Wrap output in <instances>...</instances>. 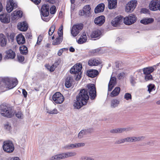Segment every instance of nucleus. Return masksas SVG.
I'll use <instances>...</instances> for the list:
<instances>
[{"label": "nucleus", "mask_w": 160, "mask_h": 160, "mask_svg": "<svg viewBox=\"0 0 160 160\" xmlns=\"http://www.w3.org/2000/svg\"><path fill=\"white\" fill-rule=\"evenodd\" d=\"M87 104H85V102L82 101H79L77 100L73 104V106L75 108L79 109L82 106L86 105Z\"/></svg>", "instance_id": "29"}, {"label": "nucleus", "mask_w": 160, "mask_h": 160, "mask_svg": "<svg viewBox=\"0 0 160 160\" xmlns=\"http://www.w3.org/2000/svg\"><path fill=\"white\" fill-rule=\"evenodd\" d=\"M78 14L80 16H82L85 15V13H84V12L83 10H79L78 12Z\"/></svg>", "instance_id": "62"}, {"label": "nucleus", "mask_w": 160, "mask_h": 160, "mask_svg": "<svg viewBox=\"0 0 160 160\" xmlns=\"http://www.w3.org/2000/svg\"><path fill=\"white\" fill-rule=\"evenodd\" d=\"M17 27L19 30L22 31H25L28 29V25L27 23L25 21H24L19 23Z\"/></svg>", "instance_id": "19"}, {"label": "nucleus", "mask_w": 160, "mask_h": 160, "mask_svg": "<svg viewBox=\"0 0 160 160\" xmlns=\"http://www.w3.org/2000/svg\"><path fill=\"white\" fill-rule=\"evenodd\" d=\"M102 62L100 60L95 58H92L89 59L88 62V65L90 66H98L101 64Z\"/></svg>", "instance_id": "17"}, {"label": "nucleus", "mask_w": 160, "mask_h": 160, "mask_svg": "<svg viewBox=\"0 0 160 160\" xmlns=\"http://www.w3.org/2000/svg\"><path fill=\"white\" fill-rule=\"evenodd\" d=\"M7 39L3 34H0V47H4L7 44Z\"/></svg>", "instance_id": "26"}, {"label": "nucleus", "mask_w": 160, "mask_h": 160, "mask_svg": "<svg viewBox=\"0 0 160 160\" xmlns=\"http://www.w3.org/2000/svg\"><path fill=\"white\" fill-rule=\"evenodd\" d=\"M137 4L136 0H132L128 2L125 8V11L127 12H132L135 8Z\"/></svg>", "instance_id": "11"}, {"label": "nucleus", "mask_w": 160, "mask_h": 160, "mask_svg": "<svg viewBox=\"0 0 160 160\" xmlns=\"http://www.w3.org/2000/svg\"><path fill=\"white\" fill-rule=\"evenodd\" d=\"M125 75V73L124 72H122L120 73H119L118 74V78H119V79H120L122 77H124Z\"/></svg>", "instance_id": "64"}, {"label": "nucleus", "mask_w": 160, "mask_h": 160, "mask_svg": "<svg viewBox=\"0 0 160 160\" xmlns=\"http://www.w3.org/2000/svg\"><path fill=\"white\" fill-rule=\"evenodd\" d=\"M17 58L18 61L21 62H23L24 60V56L21 55H18Z\"/></svg>", "instance_id": "48"}, {"label": "nucleus", "mask_w": 160, "mask_h": 160, "mask_svg": "<svg viewBox=\"0 0 160 160\" xmlns=\"http://www.w3.org/2000/svg\"><path fill=\"white\" fill-rule=\"evenodd\" d=\"M16 116L19 118H21L22 117L23 114L21 112L18 111L16 114Z\"/></svg>", "instance_id": "54"}, {"label": "nucleus", "mask_w": 160, "mask_h": 160, "mask_svg": "<svg viewBox=\"0 0 160 160\" xmlns=\"http://www.w3.org/2000/svg\"><path fill=\"white\" fill-rule=\"evenodd\" d=\"M153 21L154 20L152 18H148L142 20L140 22L144 24H147L153 22Z\"/></svg>", "instance_id": "35"}, {"label": "nucleus", "mask_w": 160, "mask_h": 160, "mask_svg": "<svg viewBox=\"0 0 160 160\" xmlns=\"http://www.w3.org/2000/svg\"><path fill=\"white\" fill-rule=\"evenodd\" d=\"M82 68V64L81 63H77L75 64L71 68L70 72L71 74H77L76 78V80H79L81 78V70Z\"/></svg>", "instance_id": "1"}, {"label": "nucleus", "mask_w": 160, "mask_h": 160, "mask_svg": "<svg viewBox=\"0 0 160 160\" xmlns=\"http://www.w3.org/2000/svg\"><path fill=\"white\" fill-rule=\"evenodd\" d=\"M98 74V71L95 69H89L86 72L87 76L92 78H94L97 77Z\"/></svg>", "instance_id": "16"}, {"label": "nucleus", "mask_w": 160, "mask_h": 160, "mask_svg": "<svg viewBox=\"0 0 160 160\" xmlns=\"http://www.w3.org/2000/svg\"><path fill=\"white\" fill-rule=\"evenodd\" d=\"M146 75L145 76V79L146 81H147L149 80H152V77L151 74H145Z\"/></svg>", "instance_id": "49"}, {"label": "nucleus", "mask_w": 160, "mask_h": 160, "mask_svg": "<svg viewBox=\"0 0 160 160\" xmlns=\"http://www.w3.org/2000/svg\"><path fill=\"white\" fill-rule=\"evenodd\" d=\"M2 147L4 151L7 153L12 152L14 150L13 144L10 140L4 141Z\"/></svg>", "instance_id": "3"}, {"label": "nucleus", "mask_w": 160, "mask_h": 160, "mask_svg": "<svg viewBox=\"0 0 160 160\" xmlns=\"http://www.w3.org/2000/svg\"><path fill=\"white\" fill-rule=\"evenodd\" d=\"M102 34L100 30L97 29L93 31L91 35V37L92 38H95L99 37Z\"/></svg>", "instance_id": "27"}, {"label": "nucleus", "mask_w": 160, "mask_h": 160, "mask_svg": "<svg viewBox=\"0 0 160 160\" xmlns=\"http://www.w3.org/2000/svg\"><path fill=\"white\" fill-rule=\"evenodd\" d=\"M116 78L114 77H112L110 79L108 84V91H111L116 84Z\"/></svg>", "instance_id": "22"}, {"label": "nucleus", "mask_w": 160, "mask_h": 160, "mask_svg": "<svg viewBox=\"0 0 160 160\" xmlns=\"http://www.w3.org/2000/svg\"><path fill=\"white\" fill-rule=\"evenodd\" d=\"M105 8V5L103 3H101L98 5L94 10L95 13H98L102 12Z\"/></svg>", "instance_id": "25"}, {"label": "nucleus", "mask_w": 160, "mask_h": 160, "mask_svg": "<svg viewBox=\"0 0 160 160\" xmlns=\"http://www.w3.org/2000/svg\"><path fill=\"white\" fill-rule=\"evenodd\" d=\"M119 103V101L116 99H113L111 101V106L112 107H115L117 106Z\"/></svg>", "instance_id": "40"}, {"label": "nucleus", "mask_w": 160, "mask_h": 160, "mask_svg": "<svg viewBox=\"0 0 160 160\" xmlns=\"http://www.w3.org/2000/svg\"><path fill=\"white\" fill-rule=\"evenodd\" d=\"M15 36V34L13 32H12L10 34L9 36V38L12 41L14 40V37Z\"/></svg>", "instance_id": "57"}, {"label": "nucleus", "mask_w": 160, "mask_h": 160, "mask_svg": "<svg viewBox=\"0 0 160 160\" xmlns=\"http://www.w3.org/2000/svg\"><path fill=\"white\" fill-rule=\"evenodd\" d=\"M89 99L87 90L83 89L80 90L78 95L76 97V100L78 101L84 102L85 104H87Z\"/></svg>", "instance_id": "2"}, {"label": "nucleus", "mask_w": 160, "mask_h": 160, "mask_svg": "<svg viewBox=\"0 0 160 160\" xmlns=\"http://www.w3.org/2000/svg\"><path fill=\"white\" fill-rule=\"evenodd\" d=\"M87 131L86 130H82L78 133V137L79 138H81L83 136L86 134Z\"/></svg>", "instance_id": "46"}, {"label": "nucleus", "mask_w": 160, "mask_h": 160, "mask_svg": "<svg viewBox=\"0 0 160 160\" xmlns=\"http://www.w3.org/2000/svg\"><path fill=\"white\" fill-rule=\"evenodd\" d=\"M19 49L21 53L23 55H27L28 52V49L25 45H22L20 47Z\"/></svg>", "instance_id": "31"}, {"label": "nucleus", "mask_w": 160, "mask_h": 160, "mask_svg": "<svg viewBox=\"0 0 160 160\" xmlns=\"http://www.w3.org/2000/svg\"><path fill=\"white\" fill-rule=\"evenodd\" d=\"M87 40V37L85 32H83L78 40V42L79 44H82L85 42Z\"/></svg>", "instance_id": "30"}, {"label": "nucleus", "mask_w": 160, "mask_h": 160, "mask_svg": "<svg viewBox=\"0 0 160 160\" xmlns=\"http://www.w3.org/2000/svg\"><path fill=\"white\" fill-rule=\"evenodd\" d=\"M4 81L9 89H12L15 87L18 83V81L17 79H11L8 78H5L4 79Z\"/></svg>", "instance_id": "9"}, {"label": "nucleus", "mask_w": 160, "mask_h": 160, "mask_svg": "<svg viewBox=\"0 0 160 160\" xmlns=\"http://www.w3.org/2000/svg\"><path fill=\"white\" fill-rule=\"evenodd\" d=\"M155 87V86L154 85H153L152 84L149 85L148 86V90L149 92H150L152 90L154 89Z\"/></svg>", "instance_id": "53"}, {"label": "nucleus", "mask_w": 160, "mask_h": 160, "mask_svg": "<svg viewBox=\"0 0 160 160\" xmlns=\"http://www.w3.org/2000/svg\"><path fill=\"white\" fill-rule=\"evenodd\" d=\"M125 128H118L112 129L111 130L110 132L112 133H121L125 131Z\"/></svg>", "instance_id": "38"}, {"label": "nucleus", "mask_w": 160, "mask_h": 160, "mask_svg": "<svg viewBox=\"0 0 160 160\" xmlns=\"http://www.w3.org/2000/svg\"><path fill=\"white\" fill-rule=\"evenodd\" d=\"M124 98L127 100H129V99H131V95L129 93H126L124 95Z\"/></svg>", "instance_id": "47"}, {"label": "nucleus", "mask_w": 160, "mask_h": 160, "mask_svg": "<svg viewBox=\"0 0 160 160\" xmlns=\"http://www.w3.org/2000/svg\"><path fill=\"white\" fill-rule=\"evenodd\" d=\"M43 39V37L41 35H39L37 41V44L38 45H40L41 44V42H42V39Z\"/></svg>", "instance_id": "51"}, {"label": "nucleus", "mask_w": 160, "mask_h": 160, "mask_svg": "<svg viewBox=\"0 0 160 160\" xmlns=\"http://www.w3.org/2000/svg\"><path fill=\"white\" fill-rule=\"evenodd\" d=\"M121 89L119 87L115 88L114 89L111 93L110 96L111 97H116L118 96L119 93Z\"/></svg>", "instance_id": "32"}, {"label": "nucleus", "mask_w": 160, "mask_h": 160, "mask_svg": "<svg viewBox=\"0 0 160 160\" xmlns=\"http://www.w3.org/2000/svg\"><path fill=\"white\" fill-rule=\"evenodd\" d=\"M22 93L25 98H26L27 97L28 93L26 90L25 89H23L22 90Z\"/></svg>", "instance_id": "63"}, {"label": "nucleus", "mask_w": 160, "mask_h": 160, "mask_svg": "<svg viewBox=\"0 0 160 160\" xmlns=\"http://www.w3.org/2000/svg\"><path fill=\"white\" fill-rule=\"evenodd\" d=\"M63 63V61L61 59L59 58L55 61L53 64L55 66V68H57L60 64H62Z\"/></svg>", "instance_id": "44"}, {"label": "nucleus", "mask_w": 160, "mask_h": 160, "mask_svg": "<svg viewBox=\"0 0 160 160\" xmlns=\"http://www.w3.org/2000/svg\"><path fill=\"white\" fill-rule=\"evenodd\" d=\"M143 138L142 137H129L124 139H122L120 140H118L117 141V143L120 144L123 143L125 142H136L137 141H139L141 139V138Z\"/></svg>", "instance_id": "12"}, {"label": "nucleus", "mask_w": 160, "mask_h": 160, "mask_svg": "<svg viewBox=\"0 0 160 160\" xmlns=\"http://www.w3.org/2000/svg\"><path fill=\"white\" fill-rule=\"evenodd\" d=\"M149 9L152 11H156L160 9V0H152L149 4Z\"/></svg>", "instance_id": "7"}, {"label": "nucleus", "mask_w": 160, "mask_h": 160, "mask_svg": "<svg viewBox=\"0 0 160 160\" xmlns=\"http://www.w3.org/2000/svg\"><path fill=\"white\" fill-rule=\"evenodd\" d=\"M52 99L56 104L62 103L64 101V98L60 92L55 93L52 96Z\"/></svg>", "instance_id": "8"}, {"label": "nucleus", "mask_w": 160, "mask_h": 160, "mask_svg": "<svg viewBox=\"0 0 160 160\" xmlns=\"http://www.w3.org/2000/svg\"><path fill=\"white\" fill-rule=\"evenodd\" d=\"M154 70L153 68L152 67L144 68L143 69V73L144 74H150Z\"/></svg>", "instance_id": "34"}, {"label": "nucleus", "mask_w": 160, "mask_h": 160, "mask_svg": "<svg viewBox=\"0 0 160 160\" xmlns=\"http://www.w3.org/2000/svg\"><path fill=\"white\" fill-rule=\"evenodd\" d=\"M83 24L81 23L74 25L71 30L72 35L74 37L76 36L83 29Z\"/></svg>", "instance_id": "5"}, {"label": "nucleus", "mask_w": 160, "mask_h": 160, "mask_svg": "<svg viewBox=\"0 0 160 160\" xmlns=\"http://www.w3.org/2000/svg\"><path fill=\"white\" fill-rule=\"evenodd\" d=\"M16 56L15 52L12 49H9L6 52L5 58L7 59H13Z\"/></svg>", "instance_id": "24"}, {"label": "nucleus", "mask_w": 160, "mask_h": 160, "mask_svg": "<svg viewBox=\"0 0 160 160\" xmlns=\"http://www.w3.org/2000/svg\"><path fill=\"white\" fill-rule=\"evenodd\" d=\"M55 29V25L54 24H53L52 25L49 30L48 34L49 35L48 38H49L50 36H51L53 34Z\"/></svg>", "instance_id": "37"}, {"label": "nucleus", "mask_w": 160, "mask_h": 160, "mask_svg": "<svg viewBox=\"0 0 160 160\" xmlns=\"http://www.w3.org/2000/svg\"><path fill=\"white\" fill-rule=\"evenodd\" d=\"M16 41L19 44H23L26 42V39L23 35L21 34H18L16 37Z\"/></svg>", "instance_id": "18"}, {"label": "nucleus", "mask_w": 160, "mask_h": 160, "mask_svg": "<svg viewBox=\"0 0 160 160\" xmlns=\"http://www.w3.org/2000/svg\"><path fill=\"white\" fill-rule=\"evenodd\" d=\"M122 17H117L112 20L111 22L112 25L114 27H116L118 25L122 22Z\"/></svg>", "instance_id": "23"}, {"label": "nucleus", "mask_w": 160, "mask_h": 160, "mask_svg": "<svg viewBox=\"0 0 160 160\" xmlns=\"http://www.w3.org/2000/svg\"><path fill=\"white\" fill-rule=\"evenodd\" d=\"M64 158L73 156L76 155L75 152H67L64 153Z\"/></svg>", "instance_id": "39"}, {"label": "nucleus", "mask_w": 160, "mask_h": 160, "mask_svg": "<svg viewBox=\"0 0 160 160\" xmlns=\"http://www.w3.org/2000/svg\"><path fill=\"white\" fill-rule=\"evenodd\" d=\"M17 7V4L13 0H9L7 2L6 9L8 12H10Z\"/></svg>", "instance_id": "13"}, {"label": "nucleus", "mask_w": 160, "mask_h": 160, "mask_svg": "<svg viewBox=\"0 0 160 160\" xmlns=\"http://www.w3.org/2000/svg\"><path fill=\"white\" fill-rule=\"evenodd\" d=\"M48 112L50 114H55L58 113V111L57 109L55 108L52 110L48 111Z\"/></svg>", "instance_id": "52"}, {"label": "nucleus", "mask_w": 160, "mask_h": 160, "mask_svg": "<svg viewBox=\"0 0 160 160\" xmlns=\"http://www.w3.org/2000/svg\"><path fill=\"white\" fill-rule=\"evenodd\" d=\"M100 51L99 48H97L91 51L90 52V54L92 56L96 55L99 53Z\"/></svg>", "instance_id": "43"}, {"label": "nucleus", "mask_w": 160, "mask_h": 160, "mask_svg": "<svg viewBox=\"0 0 160 160\" xmlns=\"http://www.w3.org/2000/svg\"><path fill=\"white\" fill-rule=\"evenodd\" d=\"M137 20V17L134 14H131L126 17L124 19V23L127 25H130L135 22Z\"/></svg>", "instance_id": "10"}, {"label": "nucleus", "mask_w": 160, "mask_h": 160, "mask_svg": "<svg viewBox=\"0 0 160 160\" xmlns=\"http://www.w3.org/2000/svg\"><path fill=\"white\" fill-rule=\"evenodd\" d=\"M91 8L89 5H86L83 7V10L85 13L86 15L89 14L90 13V10Z\"/></svg>", "instance_id": "36"}, {"label": "nucleus", "mask_w": 160, "mask_h": 160, "mask_svg": "<svg viewBox=\"0 0 160 160\" xmlns=\"http://www.w3.org/2000/svg\"><path fill=\"white\" fill-rule=\"evenodd\" d=\"M13 14H14V15L13 16V18H15V19L17 18V17L21 18L22 17V12L19 10L17 11L16 12H14L13 13Z\"/></svg>", "instance_id": "42"}, {"label": "nucleus", "mask_w": 160, "mask_h": 160, "mask_svg": "<svg viewBox=\"0 0 160 160\" xmlns=\"http://www.w3.org/2000/svg\"><path fill=\"white\" fill-rule=\"evenodd\" d=\"M130 81L132 85H134L136 83L135 79L134 77H131Z\"/></svg>", "instance_id": "59"}, {"label": "nucleus", "mask_w": 160, "mask_h": 160, "mask_svg": "<svg viewBox=\"0 0 160 160\" xmlns=\"http://www.w3.org/2000/svg\"><path fill=\"white\" fill-rule=\"evenodd\" d=\"M55 66L53 64L51 66L49 71L50 72H53L55 68Z\"/></svg>", "instance_id": "61"}, {"label": "nucleus", "mask_w": 160, "mask_h": 160, "mask_svg": "<svg viewBox=\"0 0 160 160\" xmlns=\"http://www.w3.org/2000/svg\"><path fill=\"white\" fill-rule=\"evenodd\" d=\"M49 10L50 13L52 14H54L56 11V7L54 5L52 6L50 9L49 8Z\"/></svg>", "instance_id": "45"}, {"label": "nucleus", "mask_w": 160, "mask_h": 160, "mask_svg": "<svg viewBox=\"0 0 160 160\" xmlns=\"http://www.w3.org/2000/svg\"><path fill=\"white\" fill-rule=\"evenodd\" d=\"M63 37L58 36L52 42V44L54 45L60 44L62 42Z\"/></svg>", "instance_id": "33"}, {"label": "nucleus", "mask_w": 160, "mask_h": 160, "mask_svg": "<svg viewBox=\"0 0 160 160\" xmlns=\"http://www.w3.org/2000/svg\"><path fill=\"white\" fill-rule=\"evenodd\" d=\"M0 20L1 22L5 23H8L10 22L9 16L7 14L0 15Z\"/></svg>", "instance_id": "20"}, {"label": "nucleus", "mask_w": 160, "mask_h": 160, "mask_svg": "<svg viewBox=\"0 0 160 160\" xmlns=\"http://www.w3.org/2000/svg\"><path fill=\"white\" fill-rule=\"evenodd\" d=\"M1 114L3 116L11 118L13 116L12 110L10 107L2 106L0 107Z\"/></svg>", "instance_id": "4"}, {"label": "nucleus", "mask_w": 160, "mask_h": 160, "mask_svg": "<svg viewBox=\"0 0 160 160\" xmlns=\"http://www.w3.org/2000/svg\"><path fill=\"white\" fill-rule=\"evenodd\" d=\"M41 17L42 20L46 22L49 21L50 19V18L49 17H48L41 16Z\"/></svg>", "instance_id": "56"}, {"label": "nucleus", "mask_w": 160, "mask_h": 160, "mask_svg": "<svg viewBox=\"0 0 160 160\" xmlns=\"http://www.w3.org/2000/svg\"><path fill=\"white\" fill-rule=\"evenodd\" d=\"M105 18L104 16H100L96 18L94 20L95 24L99 26H101L104 23Z\"/></svg>", "instance_id": "15"}, {"label": "nucleus", "mask_w": 160, "mask_h": 160, "mask_svg": "<svg viewBox=\"0 0 160 160\" xmlns=\"http://www.w3.org/2000/svg\"><path fill=\"white\" fill-rule=\"evenodd\" d=\"M73 82V79L72 77L71 76H68L65 80V85L67 88L71 87Z\"/></svg>", "instance_id": "21"}, {"label": "nucleus", "mask_w": 160, "mask_h": 160, "mask_svg": "<svg viewBox=\"0 0 160 160\" xmlns=\"http://www.w3.org/2000/svg\"><path fill=\"white\" fill-rule=\"evenodd\" d=\"M68 50V49L66 48H63L59 50L58 53V55L59 56H61L64 50Z\"/></svg>", "instance_id": "55"}, {"label": "nucleus", "mask_w": 160, "mask_h": 160, "mask_svg": "<svg viewBox=\"0 0 160 160\" xmlns=\"http://www.w3.org/2000/svg\"><path fill=\"white\" fill-rule=\"evenodd\" d=\"M85 145V144L83 142L78 143L74 144H71L70 145V147L72 148H75L77 147H79L81 146H83Z\"/></svg>", "instance_id": "41"}, {"label": "nucleus", "mask_w": 160, "mask_h": 160, "mask_svg": "<svg viewBox=\"0 0 160 160\" xmlns=\"http://www.w3.org/2000/svg\"><path fill=\"white\" fill-rule=\"evenodd\" d=\"M108 2V7L110 9L115 8L117 5V0H107Z\"/></svg>", "instance_id": "28"}, {"label": "nucleus", "mask_w": 160, "mask_h": 160, "mask_svg": "<svg viewBox=\"0 0 160 160\" xmlns=\"http://www.w3.org/2000/svg\"><path fill=\"white\" fill-rule=\"evenodd\" d=\"M36 5H38L40 3L41 0H30Z\"/></svg>", "instance_id": "58"}, {"label": "nucleus", "mask_w": 160, "mask_h": 160, "mask_svg": "<svg viewBox=\"0 0 160 160\" xmlns=\"http://www.w3.org/2000/svg\"><path fill=\"white\" fill-rule=\"evenodd\" d=\"M58 36H60V37H63V30L62 27L61 28V27H60L58 30Z\"/></svg>", "instance_id": "50"}, {"label": "nucleus", "mask_w": 160, "mask_h": 160, "mask_svg": "<svg viewBox=\"0 0 160 160\" xmlns=\"http://www.w3.org/2000/svg\"><path fill=\"white\" fill-rule=\"evenodd\" d=\"M88 90L89 93L90 98L91 100L94 99L96 97V89L95 85L89 83L87 85Z\"/></svg>", "instance_id": "6"}, {"label": "nucleus", "mask_w": 160, "mask_h": 160, "mask_svg": "<svg viewBox=\"0 0 160 160\" xmlns=\"http://www.w3.org/2000/svg\"><path fill=\"white\" fill-rule=\"evenodd\" d=\"M49 6L48 4L42 5L41 10V16L48 17L49 15Z\"/></svg>", "instance_id": "14"}, {"label": "nucleus", "mask_w": 160, "mask_h": 160, "mask_svg": "<svg viewBox=\"0 0 160 160\" xmlns=\"http://www.w3.org/2000/svg\"><path fill=\"white\" fill-rule=\"evenodd\" d=\"M81 159L82 160H94L93 159L91 158L86 157H82Z\"/></svg>", "instance_id": "60"}]
</instances>
